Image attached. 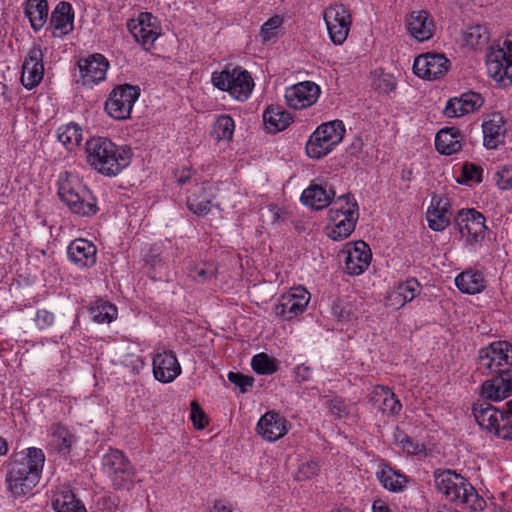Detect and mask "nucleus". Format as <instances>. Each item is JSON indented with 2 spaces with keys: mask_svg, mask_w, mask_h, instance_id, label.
Wrapping results in <instances>:
<instances>
[{
  "mask_svg": "<svg viewBox=\"0 0 512 512\" xmlns=\"http://www.w3.org/2000/svg\"><path fill=\"white\" fill-rule=\"evenodd\" d=\"M477 370L491 378L482 384V396L501 401L512 392V345L496 341L478 351Z\"/></svg>",
  "mask_w": 512,
  "mask_h": 512,
  "instance_id": "obj_1",
  "label": "nucleus"
},
{
  "mask_svg": "<svg viewBox=\"0 0 512 512\" xmlns=\"http://www.w3.org/2000/svg\"><path fill=\"white\" fill-rule=\"evenodd\" d=\"M45 463L44 452L36 447L14 453L8 463L7 491L14 498L32 494L39 483Z\"/></svg>",
  "mask_w": 512,
  "mask_h": 512,
  "instance_id": "obj_2",
  "label": "nucleus"
},
{
  "mask_svg": "<svg viewBox=\"0 0 512 512\" xmlns=\"http://www.w3.org/2000/svg\"><path fill=\"white\" fill-rule=\"evenodd\" d=\"M87 163L98 173L114 177L129 166L132 151L126 145H116L105 137H95L86 142Z\"/></svg>",
  "mask_w": 512,
  "mask_h": 512,
  "instance_id": "obj_3",
  "label": "nucleus"
},
{
  "mask_svg": "<svg viewBox=\"0 0 512 512\" xmlns=\"http://www.w3.org/2000/svg\"><path fill=\"white\" fill-rule=\"evenodd\" d=\"M434 482L437 490L450 502L463 505L473 511H482L486 506L485 500L469 481L451 469L436 470Z\"/></svg>",
  "mask_w": 512,
  "mask_h": 512,
  "instance_id": "obj_4",
  "label": "nucleus"
},
{
  "mask_svg": "<svg viewBox=\"0 0 512 512\" xmlns=\"http://www.w3.org/2000/svg\"><path fill=\"white\" fill-rule=\"evenodd\" d=\"M58 195L69 211L81 217H91L98 212L97 200L78 175L64 172L58 178Z\"/></svg>",
  "mask_w": 512,
  "mask_h": 512,
  "instance_id": "obj_5",
  "label": "nucleus"
},
{
  "mask_svg": "<svg viewBox=\"0 0 512 512\" xmlns=\"http://www.w3.org/2000/svg\"><path fill=\"white\" fill-rule=\"evenodd\" d=\"M331 224L326 226L327 236L334 241L346 239L355 229L358 219V205L343 194L334 201L328 212Z\"/></svg>",
  "mask_w": 512,
  "mask_h": 512,
  "instance_id": "obj_6",
  "label": "nucleus"
},
{
  "mask_svg": "<svg viewBox=\"0 0 512 512\" xmlns=\"http://www.w3.org/2000/svg\"><path fill=\"white\" fill-rule=\"evenodd\" d=\"M211 82L216 88L228 92L238 101L247 100L254 87L253 79L247 70L229 65L221 72H213Z\"/></svg>",
  "mask_w": 512,
  "mask_h": 512,
  "instance_id": "obj_7",
  "label": "nucleus"
},
{
  "mask_svg": "<svg viewBox=\"0 0 512 512\" xmlns=\"http://www.w3.org/2000/svg\"><path fill=\"white\" fill-rule=\"evenodd\" d=\"M488 75L502 86L512 83V32L502 43L491 46L486 55Z\"/></svg>",
  "mask_w": 512,
  "mask_h": 512,
  "instance_id": "obj_8",
  "label": "nucleus"
},
{
  "mask_svg": "<svg viewBox=\"0 0 512 512\" xmlns=\"http://www.w3.org/2000/svg\"><path fill=\"white\" fill-rule=\"evenodd\" d=\"M139 95L138 86L123 84L115 87L105 102L106 113L115 120L128 119Z\"/></svg>",
  "mask_w": 512,
  "mask_h": 512,
  "instance_id": "obj_9",
  "label": "nucleus"
},
{
  "mask_svg": "<svg viewBox=\"0 0 512 512\" xmlns=\"http://www.w3.org/2000/svg\"><path fill=\"white\" fill-rule=\"evenodd\" d=\"M104 471L117 489H130L134 480V469L125 455L117 449H110L103 457Z\"/></svg>",
  "mask_w": 512,
  "mask_h": 512,
  "instance_id": "obj_10",
  "label": "nucleus"
},
{
  "mask_svg": "<svg viewBox=\"0 0 512 512\" xmlns=\"http://www.w3.org/2000/svg\"><path fill=\"white\" fill-rule=\"evenodd\" d=\"M343 257L344 271L351 276L363 274L372 260V252L367 243L362 240L348 242L339 253Z\"/></svg>",
  "mask_w": 512,
  "mask_h": 512,
  "instance_id": "obj_11",
  "label": "nucleus"
},
{
  "mask_svg": "<svg viewBox=\"0 0 512 512\" xmlns=\"http://www.w3.org/2000/svg\"><path fill=\"white\" fill-rule=\"evenodd\" d=\"M459 233L469 245L481 242L485 237V217L475 209H462L455 218Z\"/></svg>",
  "mask_w": 512,
  "mask_h": 512,
  "instance_id": "obj_12",
  "label": "nucleus"
},
{
  "mask_svg": "<svg viewBox=\"0 0 512 512\" xmlns=\"http://www.w3.org/2000/svg\"><path fill=\"white\" fill-rule=\"evenodd\" d=\"M309 300L310 293L305 288H293L280 297L274 306V314L282 320H291L306 309Z\"/></svg>",
  "mask_w": 512,
  "mask_h": 512,
  "instance_id": "obj_13",
  "label": "nucleus"
},
{
  "mask_svg": "<svg viewBox=\"0 0 512 512\" xmlns=\"http://www.w3.org/2000/svg\"><path fill=\"white\" fill-rule=\"evenodd\" d=\"M127 28L134 39L146 49H149L160 35L157 19L148 12L140 13L137 19H130Z\"/></svg>",
  "mask_w": 512,
  "mask_h": 512,
  "instance_id": "obj_14",
  "label": "nucleus"
},
{
  "mask_svg": "<svg viewBox=\"0 0 512 512\" xmlns=\"http://www.w3.org/2000/svg\"><path fill=\"white\" fill-rule=\"evenodd\" d=\"M450 68V61L444 54H422L415 58L413 63L414 73L424 79H438L445 75Z\"/></svg>",
  "mask_w": 512,
  "mask_h": 512,
  "instance_id": "obj_15",
  "label": "nucleus"
},
{
  "mask_svg": "<svg viewBox=\"0 0 512 512\" xmlns=\"http://www.w3.org/2000/svg\"><path fill=\"white\" fill-rule=\"evenodd\" d=\"M43 57L44 53L40 45L33 44L27 57L24 59L20 80L22 85L28 90L38 86L43 79Z\"/></svg>",
  "mask_w": 512,
  "mask_h": 512,
  "instance_id": "obj_16",
  "label": "nucleus"
},
{
  "mask_svg": "<svg viewBox=\"0 0 512 512\" xmlns=\"http://www.w3.org/2000/svg\"><path fill=\"white\" fill-rule=\"evenodd\" d=\"M78 66L82 84L92 87L105 79L109 62L104 55L95 53L80 59Z\"/></svg>",
  "mask_w": 512,
  "mask_h": 512,
  "instance_id": "obj_17",
  "label": "nucleus"
},
{
  "mask_svg": "<svg viewBox=\"0 0 512 512\" xmlns=\"http://www.w3.org/2000/svg\"><path fill=\"white\" fill-rule=\"evenodd\" d=\"M320 95V87L311 81L297 83L285 91V99L289 107L302 109L312 105Z\"/></svg>",
  "mask_w": 512,
  "mask_h": 512,
  "instance_id": "obj_18",
  "label": "nucleus"
},
{
  "mask_svg": "<svg viewBox=\"0 0 512 512\" xmlns=\"http://www.w3.org/2000/svg\"><path fill=\"white\" fill-rule=\"evenodd\" d=\"M153 375L161 383H171L181 374V366L172 351L158 352L153 357Z\"/></svg>",
  "mask_w": 512,
  "mask_h": 512,
  "instance_id": "obj_19",
  "label": "nucleus"
},
{
  "mask_svg": "<svg viewBox=\"0 0 512 512\" xmlns=\"http://www.w3.org/2000/svg\"><path fill=\"white\" fill-rule=\"evenodd\" d=\"M69 260L80 268H89L96 263V246L86 239L78 238L73 240L68 248Z\"/></svg>",
  "mask_w": 512,
  "mask_h": 512,
  "instance_id": "obj_20",
  "label": "nucleus"
},
{
  "mask_svg": "<svg viewBox=\"0 0 512 512\" xmlns=\"http://www.w3.org/2000/svg\"><path fill=\"white\" fill-rule=\"evenodd\" d=\"M449 207L448 198L440 195H434L432 197L431 205L426 213L430 229L440 232L448 227L451 217Z\"/></svg>",
  "mask_w": 512,
  "mask_h": 512,
  "instance_id": "obj_21",
  "label": "nucleus"
},
{
  "mask_svg": "<svg viewBox=\"0 0 512 512\" xmlns=\"http://www.w3.org/2000/svg\"><path fill=\"white\" fill-rule=\"evenodd\" d=\"M483 102L484 100L480 94L467 92L459 98L450 99L444 108V114L448 117H461L479 109Z\"/></svg>",
  "mask_w": 512,
  "mask_h": 512,
  "instance_id": "obj_22",
  "label": "nucleus"
},
{
  "mask_svg": "<svg viewBox=\"0 0 512 512\" xmlns=\"http://www.w3.org/2000/svg\"><path fill=\"white\" fill-rule=\"evenodd\" d=\"M407 30L413 38L419 42H423L433 36L435 24L426 11H414L407 19Z\"/></svg>",
  "mask_w": 512,
  "mask_h": 512,
  "instance_id": "obj_23",
  "label": "nucleus"
},
{
  "mask_svg": "<svg viewBox=\"0 0 512 512\" xmlns=\"http://www.w3.org/2000/svg\"><path fill=\"white\" fill-rule=\"evenodd\" d=\"M257 432L270 442L276 441L287 433L286 420L279 413L267 412L258 421Z\"/></svg>",
  "mask_w": 512,
  "mask_h": 512,
  "instance_id": "obj_24",
  "label": "nucleus"
},
{
  "mask_svg": "<svg viewBox=\"0 0 512 512\" xmlns=\"http://www.w3.org/2000/svg\"><path fill=\"white\" fill-rule=\"evenodd\" d=\"M472 412L478 425L491 433H495L501 421H506L500 408H496L485 401L475 403Z\"/></svg>",
  "mask_w": 512,
  "mask_h": 512,
  "instance_id": "obj_25",
  "label": "nucleus"
},
{
  "mask_svg": "<svg viewBox=\"0 0 512 512\" xmlns=\"http://www.w3.org/2000/svg\"><path fill=\"white\" fill-rule=\"evenodd\" d=\"M74 13L72 5L61 1L53 10L50 18V25L53 27V36L61 37L73 29Z\"/></svg>",
  "mask_w": 512,
  "mask_h": 512,
  "instance_id": "obj_26",
  "label": "nucleus"
},
{
  "mask_svg": "<svg viewBox=\"0 0 512 512\" xmlns=\"http://www.w3.org/2000/svg\"><path fill=\"white\" fill-rule=\"evenodd\" d=\"M421 291V285L415 278L399 283L387 296L388 305L395 309L412 301Z\"/></svg>",
  "mask_w": 512,
  "mask_h": 512,
  "instance_id": "obj_27",
  "label": "nucleus"
},
{
  "mask_svg": "<svg viewBox=\"0 0 512 512\" xmlns=\"http://www.w3.org/2000/svg\"><path fill=\"white\" fill-rule=\"evenodd\" d=\"M370 400L372 405L384 414L396 415L402 408L395 394L386 386H377L373 390Z\"/></svg>",
  "mask_w": 512,
  "mask_h": 512,
  "instance_id": "obj_28",
  "label": "nucleus"
},
{
  "mask_svg": "<svg viewBox=\"0 0 512 512\" xmlns=\"http://www.w3.org/2000/svg\"><path fill=\"white\" fill-rule=\"evenodd\" d=\"M482 128L486 148L496 149L500 144L504 143L506 130L501 115L493 114L490 119L483 123Z\"/></svg>",
  "mask_w": 512,
  "mask_h": 512,
  "instance_id": "obj_29",
  "label": "nucleus"
},
{
  "mask_svg": "<svg viewBox=\"0 0 512 512\" xmlns=\"http://www.w3.org/2000/svg\"><path fill=\"white\" fill-rule=\"evenodd\" d=\"M345 131V125L341 120L336 119L322 123V157L330 153L342 141Z\"/></svg>",
  "mask_w": 512,
  "mask_h": 512,
  "instance_id": "obj_30",
  "label": "nucleus"
},
{
  "mask_svg": "<svg viewBox=\"0 0 512 512\" xmlns=\"http://www.w3.org/2000/svg\"><path fill=\"white\" fill-rule=\"evenodd\" d=\"M461 133L454 127L441 129L435 137V146L439 153L451 155L461 150Z\"/></svg>",
  "mask_w": 512,
  "mask_h": 512,
  "instance_id": "obj_31",
  "label": "nucleus"
},
{
  "mask_svg": "<svg viewBox=\"0 0 512 512\" xmlns=\"http://www.w3.org/2000/svg\"><path fill=\"white\" fill-rule=\"evenodd\" d=\"M265 128L270 133L280 132L288 127L292 121L290 113L281 107H268L263 114Z\"/></svg>",
  "mask_w": 512,
  "mask_h": 512,
  "instance_id": "obj_32",
  "label": "nucleus"
},
{
  "mask_svg": "<svg viewBox=\"0 0 512 512\" xmlns=\"http://www.w3.org/2000/svg\"><path fill=\"white\" fill-rule=\"evenodd\" d=\"M455 285L463 293L477 294L485 289L486 281L482 273L470 270L457 275Z\"/></svg>",
  "mask_w": 512,
  "mask_h": 512,
  "instance_id": "obj_33",
  "label": "nucleus"
},
{
  "mask_svg": "<svg viewBox=\"0 0 512 512\" xmlns=\"http://www.w3.org/2000/svg\"><path fill=\"white\" fill-rule=\"evenodd\" d=\"M211 194L204 185L196 186L187 197L188 209L198 216L206 215L211 210Z\"/></svg>",
  "mask_w": 512,
  "mask_h": 512,
  "instance_id": "obj_34",
  "label": "nucleus"
},
{
  "mask_svg": "<svg viewBox=\"0 0 512 512\" xmlns=\"http://www.w3.org/2000/svg\"><path fill=\"white\" fill-rule=\"evenodd\" d=\"M52 507L55 512H87L85 506L70 489H62L54 495Z\"/></svg>",
  "mask_w": 512,
  "mask_h": 512,
  "instance_id": "obj_35",
  "label": "nucleus"
},
{
  "mask_svg": "<svg viewBox=\"0 0 512 512\" xmlns=\"http://www.w3.org/2000/svg\"><path fill=\"white\" fill-rule=\"evenodd\" d=\"M25 15L29 18L31 27L39 31L47 21L48 3L46 0H27Z\"/></svg>",
  "mask_w": 512,
  "mask_h": 512,
  "instance_id": "obj_36",
  "label": "nucleus"
},
{
  "mask_svg": "<svg viewBox=\"0 0 512 512\" xmlns=\"http://www.w3.org/2000/svg\"><path fill=\"white\" fill-rule=\"evenodd\" d=\"M377 478L384 488L391 492H400L407 483V478L403 474L398 473L386 464L380 465L377 471Z\"/></svg>",
  "mask_w": 512,
  "mask_h": 512,
  "instance_id": "obj_37",
  "label": "nucleus"
},
{
  "mask_svg": "<svg viewBox=\"0 0 512 512\" xmlns=\"http://www.w3.org/2000/svg\"><path fill=\"white\" fill-rule=\"evenodd\" d=\"M89 313L96 323H110L117 317V308L108 301L97 299L91 304Z\"/></svg>",
  "mask_w": 512,
  "mask_h": 512,
  "instance_id": "obj_38",
  "label": "nucleus"
},
{
  "mask_svg": "<svg viewBox=\"0 0 512 512\" xmlns=\"http://www.w3.org/2000/svg\"><path fill=\"white\" fill-rule=\"evenodd\" d=\"M57 137L68 150H73L82 141V129L78 124L71 122L59 127Z\"/></svg>",
  "mask_w": 512,
  "mask_h": 512,
  "instance_id": "obj_39",
  "label": "nucleus"
},
{
  "mask_svg": "<svg viewBox=\"0 0 512 512\" xmlns=\"http://www.w3.org/2000/svg\"><path fill=\"white\" fill-rule=\"evenodd\" d=\"M322 18L325 21L326 27H335V24L342 25L343 23H352L349 10L342 4H335L328 7Z\"/></svg>",
  "mask_w": 512,
  "mask_h": 512,
  "instance_id": "obj_40",
  "label": "nucleus"
},
{
  "mask_svg": "<svg viewBox=\"0 0 512 512\" xmlns=\"http://www.w3.org/2000/svg\"><path fill=\"white\" fill-rule=\"evenodd\" d=\"M216 265L212 262H201L188 267V277L196 283H206L216 276Z\"/></svg>",
  "mask_w": 512,
  "mask_h": 512,
  "instance_id": "obj_41",
  "label": "nucleus"
},
{
  "mask_svg": "<svg viewBox=\"0 0 512 512\" xmlns=\"http://www.w3.org/2000/svg\"><path fill=\"white\" fill-rule=\"evenodd\" d=\"M235 129V123L231 116L221 115L219 116L212 129V135L217 141L220 140H231Z\"/></svg>",
  "mask_w": 512,
  "mask_h": 512,
  "instance_id": "obj_42",
  "label": "nucleus"
},
{
  "mask_svg": "<svg viewBox=\"0 0 512 512\" xmlns=\"http://www.w3.org/2000/svg\"><path fill=\"white\" fill-rule=\"evenodd\" d=\"M251 366L260 375H271L277 371L276 360L266 353H259L252 357Z\"/></svg>",
  "mask_w": 512,
  "mask_h": 512,
  "instance_id": "obj_43",
  "label": "nucleus"
},
{
  "mask_svg": "<svg viewBox=\"0 0 512 512\" xmlns=\"http://www.w3.org/2000/svg\"><path fill=\"white\" fill-rule=\"evenodd\" d=\"M300 201L303 205L312 210H320V184H318L316 180H313L302 192Z\"/></svg>",
  "mask_w": 512,
  "mask_h": 512,
  "instance_id": "obj_44",
  "label": "nucleus"
},
{
  "mask_svg": "<svg viewBox=\"0 0 512 512\" xmlns=\"http://www.w3.org/2000/svg\"><path fill=\"white\" fill-rule=\"evenodd\" d=\"M53 443L59 452L68 453L70 451L73 436L63 426L57 425L52 433Z\"/></svg>",
  "mask_w": 512,
  "mask_h": 512,
  "instance_id": "obj_45",
  "label": "nucleus"
},
{
  "mask_svg": "<svg viewBox=\"0 0 512 512\" xmlns=\"http://www.w3.org/2000/svg\"><path fill=\"white\" fill-rule=\"evenodd\" d=\"M284 19L282 16L275 15L269 18L261 27L260 36L264 42L278 37Z\"/></svg>",
  "mask_w": 512,
  "mask_h": 512,
  "instance_id": "obj_46",
  "label": "nucleus"
},
{
  "mask_svg": "<svg viewBox=\"0 0 512 512\" xmlns=\"http://www.w3.org/2000/svg\"><path fill=\"white\" fill-rule=\"evenodd\" d=\"M464 40L471 47L482 45L488 41L486 29L480 25L469 27L464 34Z\"/></svg>",
  "mask_w": 512,
  "mask_h": 512,
  "instance_id": "obj_47",
  "label": "nucleus"
},
{
  "mask_svg": "<svg viewBox=\"0 0 512 512\" xmlns=\"http://www.w3.org/2000/svg\"><path fill=\"white\" fill-rule=\"evenodd\" d=\"M331 309L339 320H349L354 314L352 304L341 299L334 300Z\"/></svg>",
  "mask_w": 512,
  "mask_h": 512,
  "instance_id": "obj_48",
  "label": "nucleus"
},
{
  "mask_svg": "<svg viewBox=\"0 0 512 512\" xmlns=\"http://www.w3.org/2000/svg\"><path fill=\"white\" fill-rule=\"evenodd\" d=\"M351 23H343L342 25L335 24V27L332 29L331 27H327V31L331 41L335 45H341L348 37L350 31Z\"/></svg>",
  "mask_w": 512,
  "mask_h": 512,
  "instance_id": "obj_49",
  "label": "nucleus"
},
{
  "mask_svg": "<svg viewBox=\"0 0 512 512\" xmlns=\"http://www.w3.org/2000/svg\"><path fill=\"white\" fill-rule=\"evenodd\" d=\"M373 87L380 93H389L396 87V81L390 74H381L374 78Z\"/></svg>",
  "mask_w": 512,
  "mask_h": 512,
  "instance_id": "obj_50",
  "label": "nucleus"
},
{
  "mask_svg": "<svg viewBox=\"0 0 512 512\" xmlns=\"http://www.w3.org/2000/svg\"><path fill=\"white\" fill-rule=\"evenodd\" d=\"M228 380L235 386L239 387L242 393H245L247 389L252 387L254 383L253 377L241 374L239 372H229Z\"/></svg>",
  "mask_w": 512,
  "mask_h": 512,
  "instance_id": "obj_51",
  "label": "nucleus"
},
{
  "mask_svg": "<svg viewBox=\"0 0 512 512\" xmlns=\"http://www.w3.org/2000/svg\"><path fill=\"white\" fill-rule=\"evenodd\" d=\"M483 169L473 163H464L462 166V176L466 181L482 182Z\"/></svg>",
  "mask_w": 512,
  "mask_h": 512,
  "instance_id": "obj_52",
  "label": "nucleus"
},
{
  "mask_svg": "<svg viewBox=\"0 0 512 512\" xmlns=\"http://www.w3.org/2000/svg\"><path fill=\"white\" fill-rule=\"evenodd\" d=\"M329 412L336 418H343L349 414V407L340 398H333L326 402Z\"/></svg>",
  "mask_w": 512,
  "mask_h": 512,
  "instance_id": "obj_53",
  "label": "nucleus"
},
{
  "mask_svg": "<svg viewBox=\"0 0 512 512\" xmlns=\"http://www.w3.org/2000/svg\"><path fill=\"white\" fill-rule=\"evenodd\" d=\"M306 153L311 158L320 159V126L310 136L306 144Z\"/></svg>",
  "mask_w": 512,
  "mask_h": 512,
  "instance_id": "obj_54",
  "label": "nucleus"
},
{
  "mask_svg": "<svg viewBox=\"0 0 512 512\" xmlns=\"http://www.w3.org/2000/svg\"><path fill=\"white\" fill-rule=\"evenodd\" d=\"M190 418L197 429H203L208 424L204 411L196 401L191 402Z\"/></svg>",
  "mask_w": 512,
  "mask_h": 512,
  "instance_id": "obj_55",
  "label": "nucleus"
},
{
  "mask_svg": "<svg viewBox=\"0 0 512 512\" xmlns=\"http://www.w3.org/2000/svg\"><path fill=\"white\" fill-rule=\"evenodd\" d=\"M497 186L501 190L512 189V166H504L497 172Z\"/></svg>",
  "mask_w": 512,
  "mask_h": 512,
  "instance_id": "obj_56",
  "label": "nucleus"
},
{
  "mask_svg": "<svg viewBox=\"0 0 512 512\" xmlns=\"http://www.w3.org/2000/svg\"><path fill=\"white\" fill-rule=\"evenodd\" d=\"M335 182H338V179L332 178L330 182L322 183V209L334 203L332 201L336 196Z\"/></svg>",
  "mask_w": 512,
  "mask_h": 512,
  "instance_id": "obj_57",
  "label": "nucleus"
},
{
  "mask_svg": "<svg viewBox=\"0 0 512 512\" xmlns=\"http://www.w3.org/2000/svg\"><path fill=\"white\" fill-rule=\"evenodd\" d=\"M35 323L40 329H46L54 323V315L46 309H40L36 312Z\"/></svg>",
  "mask_w": 512,
  "mask_h": 512,
  "instance_id": "obj_58",
  "label": "nucleus"
},
{
  "mask_svg": "<svg viewBox=\"0 0 512 512\" xmlns=\"http://www.w3.org/2000/svg\"><path fill=\"white\" fill-rule=\"evenodd\" d=\"M494 435L504 440H512V420L506 418V421H501Z\"/></svg>",
  "mask_w": 512,
  "mask_h": 512,
  "instance_id": "obj_59",
  "label": "nucleus"
},
{
  "mask_svg": "<svg viewBox=\"0 0 512 512\" xmlns=\"http://www.w3.org/2000/svg\"><path fill=\"white\" fill-rule=\"evenodd\" d=\"M295 374H296V378L299 381H306V380L310 379V377L312 375V370L309 366H307L305 364H301L295 368Z\"/></svg>",
  "mask_w": 512,
  "mask_h": 512,
  "instance_id": "obj_60",
  "label": "nucleus"
},
{
  "mask_svg": "<svg viewBox=\"0 0 512 512\" xmlns=\"http://www.w3.org/2000/svg\"><path fill=\"white\" fill-rule=\"evenodd\" d=\"M364 143L360 137H356L347 147V152L352 156H357L363 149Z\"/></svg>",
  "mask_w": 512,
  "mask_h": 512,
  "instance_id": "obj_61",
  "label": "nucleus"
},
{
  "mask_svg": "<svg viewBox=\"0 0 512 512\" xmlns=\"http://www.w3.org/2000/svg\"><path fill=\"white\" fill-rule=\"evenodd\" d=\"M317 470L318 466L316 463H306L301 466L299 473L303 474L305 477H309L310 474H316Z\"/></svg>",
  "mask_w": 512,
  "mask_h": 512,
  "instance_id": "obj_62",
  "label": "nucleus"
},
{
  "mask_svg": "<svg viewBox=\"0 0 512 512\" xmlns=\"http://www.w3.org/2000/svg\"><path fill=\"white\" fill-rule=\"evenodd\" d=\"M402 448L408 453L415 454L419 450V445L414 443L410 437H405V444H403Z\"/></svg>",
  "mask_w": 512,
  "mask_h": 512,
  "instance_id": "obj_63",
  "label": "nucleus"
},
{
  "mask_svg": "<svg viewBox=\"0 0 512 512\" xmlns=\"http://www.w3.org/2000/svg\"><path fill=\"white\" fill-rule=\"evenodd\" d=\"M373 512H392L391 509L381 500H377L372 506Z\"/></svg>",
  "mask_w": 512,
  "mask_h": 512,
  "instance_id": "obj_64",
  "label": "nucleus"
}]
</instances>
